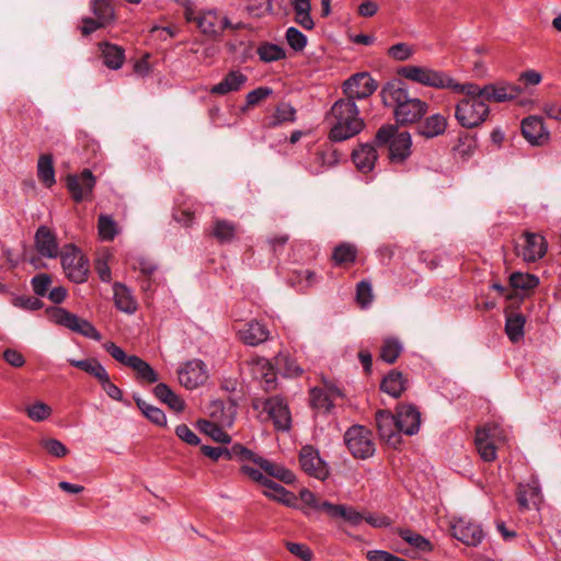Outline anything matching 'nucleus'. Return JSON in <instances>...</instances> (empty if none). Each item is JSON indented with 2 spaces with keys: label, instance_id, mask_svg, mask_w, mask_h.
<instances>
[{
  "label": "nucleus",
  "instance_id": "obj_12",
  "mask_svg": "<svg viewBox=\"0 0 561 561\" xmlns=\"http://www.w3.org/2000/svg\"><path fill=\"white\" fill-rule=\"evenodd\" d=\"M377 89L376 81L367 72H358L343 83L345 99L363 100L371 95Z\"/></svg>",
  "mask_w": 561,
  "mask_h": 561
},
{
  "label": "nucleus",
  "instance_id": "obj_13",
  "mask_svg": "<svg viewBox=\"0 0 561 561\" xmlns=\"http://www.w3.org/2000/svg\"><path fill=\"white\" fill-rule=\"evenodd\" d=\"M202 453L209 457L211 460L217 461L219 458L227 460H234L243 465H248L249 458L253 456V450L247 448L240 443H234L231 446L211 447L208 445L202 446Z\"/></svg>",
  "mask_w": 561,
  "mask_h": 561
},
{
  "label": "nucleus",
  "instance_id": "obj_47",
  "mask_svg": "<svg viewBox=\"0 0 561 561\" xmlns=\"http://www.w3.org/2000/svg\"><path fill=\"white\" fill-rule=\"evenodd\" d=\"M399 536L408 542L411 547L421 552H428L432 550L431 542L420 534H416L408 528H401Z\"/></svg>",
  "mask_w": 561,
  "mask_h": 561
},
{
  "label": "nucleus",
  "instance_id": "obj_19",
  "mask_svg": "<svg viewBox=\"0 0 561 561\" xmlns=\"http://www.w3.org/2000/svg\"><path fill=\"white\" fill-rule=\"evenodd\" d=\"M302 470L311 477L323 480L328 476L325 462L320 458L319 451L310 445L304 446L299 454Z\"/></svg>",
  "mask_w": 561,
  "mask_h": 561
},
{
  "label": "nucleus",
  "instance_id": "obj_48",
  "mask_svg": "<svg viewBox=\"0 0 561 561\" xmlns=\"http://www.w3.org/2000/svg\"><path fill=\"white\" fill-rule=\"evenodd\" d=\"M539 284V278L529 273L515 272L510 276V285L514 289L531 290Z\"/></svg>",
  "mask_w": 561,
  "mask_h": 561
},
{
  "label": "nucleus",
  "instance_id": "obj_33",
  "mask_svg": "<svg viewBox=\"0 0 561 561\" xmlns=\"http://www.w3.org/2000/svg\"><path fill=\"white\" fill-rule=\"evenodd\" d=\"M526 318L519 312L505 313V332L508 339L516 343L524 337Z\"/></svg>",
  "mask_w": 561,
  "mask_h": 561
},
{
  "label": "nucleus",
  "instance_id": "obj_7",
  "mask_svg": "<svg viewBox=\"0 0 561 561\" xmlns=\"http://www.w3.org/2000/svg\"><path fill=\"white\" fill-rule=\"evenodd\" d=\"M490 113L483 100L462 99L456 104L455 117L465 128H474L485 122Z\"/></svg>",
  "mask_w": 561,
  "mask_h": 561
},
{
  "label": "nucleus",
  "instance_id": "obj_61",
  "mask_svg": "<svg viewBox=\"0 0 561 561\" xmlns=\"http://www.w3.org/2000/svg\"><path fill=\"white\" fill-rule=\"evenodd\" d=\"M131 266L145 276H151L158 270V265L153 261L144 256L136 257L133 261Z\"/></svg>",
  "mask_w": 561,
  "mask_h": 561
},
{
  "label": "nucleus",
  "instance_id": "obj_34",
  "mask_svg": "<svg viewBox=\"0 0 561 561\" xmlns=\"http://www.w3.org/2000/svg\"><path fill=\"white\" fill-rule=\"evenodd\" d=\"M295 13V22L307 31L314 27L311 12V0H290Z\"/></svg>",
  "mask_w": 561,
  "mask_h": 561
},
{
  "label": "nucleus",
  "instance_id": "obj_37",
  "mask_svg": "<svg viewBox=\"0 0 561 561\" xmlns=\"http://www.w3.org/2000/svg\"><path fill=\"white\" fill-rule=\"evenodd\" d=\"M101 50L103 62L107 68L112 70L122 68L125 60V51L121 46L104 43L101 45Z\"/></svg>",
  "mask_w": 561,
  "mask_h": 561
},
{
  "label": "nucleus",
  "instance_id": "obj_8",
  "mask_svg": "<svg viewBox=\"0 0 561 561\" xmlns=\"http://www.w3.org/2000/svg\"><path fill=\"white\" fill-rule=\"evenodd\" d=\"M344 442L355 458L367 459L375 454L371 433L362 425L351 426L344 434Z\"/></svg>",
  "mask_w": 561,
  "mask_h": 561
},
{
  "label": "nucleus",
  "instance_id": "obj_15",
  "mask_svg": "<svg viewBox=\"0 0 561 561\" xmlns=\"http://www.w3.org/2000/svg\"><path fill=\"white\" fill-rule=\"evenodd\" d=\"M264 411L277 431L288 432L291 427V415L287 402L278 396L270 397L265 400Z\"/></svg>",
  "mask_w": 561,
  "mask_h": 561
},
{
  "label": "nucleus",
  "instance_id": "obj_35",
  "mask_svg": "<svg viewBox=\"0 0 561 561\" xmlns=\"http://www.w3.org/2000/svg\"><path fill=\"white\" fill-rule=\"evenodd\" d=\"M474 440L478 453L484 461L491 462L496 458V449L486 428H478Z\"/></svg>",
  "mask_w": 561,
  "mask_h": 561
},
{
  "label": "nucleus",
  "instance_id": "obj_44",
  "mask_svg": "<svg viewBox=\"0 0 561 561\" xmlns=\"http://www.w3.org/2000/svg\"><path fill=\"white\" fill-rule=\"evenodd\" d=\"M296 121V110L288 103H280L270 118L268 125L277 127L284 123H294Z\"/></svg>",
  "mask_w": 561,
  "mask_h": 561
},
{
  "label": "nucleus",
  "instance_id": "obj_4",
  "mask_svg": "<svg viewBox=\"0 0 561 561\" xmlns=\"http://www.w3.org/2000/svg\"><path fill=\"white\" fill-rule=\"evenodd\" d=\"M398 75L417 84L434 89H449L451 83L448 72L427 66L407 65L398 70Z\"/></svg>",
  "mask_w": 561,
  "mask_h": 561
},
{
  "label": "nucleus",
  "instance_id": "obj_28",
  "mask_svg": "<svg viewBox=\"0 0 561 561\" xmlns=\"http://www.w3.org/2000/svg\"><path fill=\"white\" fill-rule=\"evenodd\" d=\"M352 158L360 172L368 173L375 168L378 154L373 145L364 144L353 151Z\"/></svg>",
  "mask_w": 561,
  "mask_h": 561
},
{
  "label": "nucleus",
  "instance_id": "obj_26",
  "mask_svg": "<svg viewBox=\"0 0 561 561\" xmlns=\"http://www.w3.org/2000/svg\"><path fill=\"white\" fill-rule=\"evenodd\" d=\"M547 252V244L542 236L534 232H525L524 244L519 251V255L526 262H536Z\"/></svg>",
  "mask_w": 561,
  "mask_h": 561
},
{
  "label": "nucleus",
  "instance_id": "obj_54",
  "mask_svg": "<svg viewBox=\"0 0 561 561\" xmlns=\"http://www.w3.org/2000/svg\"><path fill=\"white\" fill-rule=\"evenodd\" d=\"M25 412L32 421L43 422L51 415L53 410L47 403L36 401L35 403L26 407Z\"/></svg>",
  "mask_w": 561,
  "mask_h": 561
},
{
  "label": "nucleus",
  "instance_id": "obj_40",
  "mask_svg": "<svg viewBox=\"0 0 561 561\" xmlns=\"http://www.w3.org/2000/svg\"><path fill=\"white\" fill-rule=\"evenodd\" d=\"M68 363L79 368L87 374L93 376L98 381H101L104 379V377L108 374L105 367L96 359V358H89V359H73L69 358Z\"/></svg>",
  "mask_w": 561,
  "mask_h": 561
},
{
  "label": "nucleus",
  "instance_id": "obj_53",
  "mask_svg": "<svg viewBox=\"0 0 561 561\" xmlns=\"http://www.w3.org/2000/svg\"><path fill=\"white\" fill-rule=\"evenodd\" d=\"M356 248L350 243H341L333 251V260L336 264L353 263L356 260Z\"/></svg>",
  "mask_w": 561,
  "mask_h": 561
},
{
  "label": "nucleus",
  "instance_id": "obj_50",
  "mask_svg": "<svg viewBox=\"0 0 561 561\" xmlns=\"http://www.w3.org/2000/svg\"><path fill=\"white\" fill-rule=\"evenodd\" d=\"M257 55L260 59L264 62L278 61L286 57L284 48L272 43L261 44L257 47Z\"/></svg>",
  "mask_w": 561,
  "mask_h": 561
},
{
  "label": "nucleus",
  "instance_id": "obj_43",
  "mask_svg": "<svg viewBox=\"0 0 561 561\" xmlns=\"http://www.w3.org/2000/svg\"><path fill=\"white\" fill-rule=\"evenodd\" d=\"M91 10L95 18L105 25L114 21L115 13L112 0H92Z\"/></svg>",
  "mask_w": 561,
  "mask_h": 561
},
{
  "label": "nucleus",
  "instance_id": "obj_27",
  "mask_svg": "<svg viewBox=\"0 0 561 561\" xmlns=\"http://www.w3.org/2000/svg\"><path fill=\"white\" fill-rule=\"evenodd\" d=\"M238 334L244 344L256 346L268 339L270 331L263 323L252 320L243 324V327L239 329Z\"/></svg>",
  "mask_w": 561,
  "mask_h": 561
},
{
  "label": "nucleus",
  "instance_id": "obj_17",
  "mask_svg": "<svg viewBox=\"0 0 561 561\" xmlns=\"http://www.w3.org/2000/svg\"><path fill=\"white\" fill-rule=\"evenodd\" d=\"M375 419L380 437L392 447H398L401 443V432H399L397 416L389 411L379 410Z\"/></svg>",
  "mask_w": 561,
  "mask_h": 561
},
{
  "label": "nucleus",
  "instance_id": "obj_11",
  "mask_svg": "<svg viewBox=\"0 0 561 561\" xmlns=\"http://www.w3.org/2000/svg\"><path fill=\"white\" fill-rule=\"evenodd\" d=\"M321 387H313L309 391L310 405L317 412L329 413L334 408V401L342 398L341 389L328 379L322 380Z\"/></svg>",
  "mask_w": 561,
  "mask_h": 561
},
{
  "label": "nucleus",
  "instance_id": "obj_55",
  "mask_svg": "<svg viewBox=\"0 0 561 561\" xmlns=\"http://www.w3.org/2000/svg\"><path fill=\"white\" fill-rule=\"evenodd\" d=\"M285 37L288 45L295 51H301L307 46V36L294 26H290L286 30Z\"/></svg>",
  "mask_w": 561,
  "mask_h": 561
},
{
  "label": "nucleus",
  "instance_id": "obj_42",
  "mask_svg": "<svg viewBox=\"0 0 561 561\" xmlns=\"http://www.w3.org/2000/svg\"><path fill=\"white\" fill-rule=\"evenodd\" d=\"M238 233L237 226L225 219H217L214 222L213 234L221 243L231 242Z\"/></svg>",
  "mask_w": 561,
  "mask_h": 561
},
{
  "label": "nucleus",
  "instance_id": "obj_49",
  "mask_svg": "<svg viewBox=\"0 0 561 561\" xmlns=\"http://www.w3.org/2000/svg\"><path fill=\"white\" fill-rule=\"evenodd\" d=\"M198 424L201 431L208 435L213 440L221 444H229L231 442L230 435L218 424L206 420L199 421Z\"/></svg>",
  "mask_w": 561,
  "mask_h": 561
},
{
  "label": "nucleus",
  "instance_id": "obj_20",
  "mask_svg": "<svg viewBox=\"0 0 561 561\" xmlns=\"http://www.w3.org/2000/svg\"><path fill=\"white\" fill-rule=\"evenodd\" d=\"M251 462L257 466V470L263 472L264 476L276 478L286 484H291L295 481V474L283 466L270 461L268 459L255 454L249 458L248 463Z\"/></svg>",
  "mask_w": 561,
  "mask_h": 561
},
{
  "label": "nucleus",
  "instance_id": "obj_29",
  "mask_svg": "<svg viewBox=\"0 0 561 561\" xmlns=\"http://www.w3.org/2000/svg\"><path fill=\"white\" fill-rule=\"evenodd\" d=\"M248 78L240 71H230L227 76L217 84L210 89L211 94L225 95L230 92L239 91L242 85L247 82Z\"/></svg>",
  "mask_w": 561,
  "mask_h": 561
},
{
  "label": "nucleus",
  "instance_id": "obj_31",
  "mask_svg": "<svg viewBox=\"0 0 561 561\" xmlns=\"http://www.w3.org/2000/svg\"><path fill=\"white\" fill-rule=\"evenodd\" d=\"M154 397L175 412L185 408L184 400L179 397L167 383L160 382L152 390Z\"/></svg>",
  "mask_w": 561,
  "mask_h": 561
},
{
  "label": "nucleus",
  "instance_id": "obj_62",
  "mask_svg": "<svg viewBox=\"0 0 561 561\" xmlns=\"http://www.w3.org/2000/svg\"><path fill=\"white\" fill-rule=\"evenodd\" d=\"M175 434L181 440L188 445L196 446L201 443L199 437L186 424L178 425Z\"/></svg>",
  "mask_w": 561,
  "mask_h": 561
},
{
  "label": "nucleus",
  "instance_id": "obj_30",
  "mask_svg": "<svg viewBox=\"0 0 561 561\" xmlns=\"http://www.w3.org/2000/svg\"><path fill=\"white\" fill-rule=\"evenodd\" d=\"M447 118L437 113L428 116L422 124L419 125V134L425 138H434L443 135L447 128Z\"/></svg>",
  "mask_w": 561,
  "mask_h": 561
},
{
  "label": "nucleus",
  "instance_id": "obj_22",
  "mask_svg": "<svg viewBox=\"0 0 561 561\" xmlns=\"http://www.w3.org/2000/svg\"><path fill=\"white\" fill-rule=\"evenodd\" d=\"M517 501L524 510L539 506L542 494L539 480L536 477H531L528 482L518 485Z\"/></svg>",
  "mask_w": 561,
  "mask_h": 561
},
{
  "label": "nucleus",
  "instance_id": "obj_25",
  "mask_svg": "<svg viewBox=\"0 0 561 561\" xmlns=\"http://www.w3.org/2000/svg\"><path fill=\"white\" fill-rule=\"evenodd\" d=\"M484 91L486 101L503 103L516 99L522 93V88L507 81H499L485 84Z\"/></svg>",
  "mask_w": 561,
  "mask_h": 561
},
{
  "label": "nucleus",
  "instance_id": "obj_9",
  "mask_svg": "<svg viewBox=\"0 0 561 561\" xmlns=\"http://www.w3.org/2000/svg\"><path fill=\"white\" fill-rule=\"evenodd\" d=\"M49 316L55 323L68 328L69 330L77 332L85 337L92 339L94 341H100L102 339L101 333L91 322L79 318L75 313L69 312L64 308H53L49 312Z\"/></svg>",
  "mask_w": 561,
  "mask_h": 561
},
{
  "label": "nucleus",
  "instance_id": "obj_41",
  "mask_svg": "<svg viewBox=\"0 0 561 561\" xmlns=\"http://www.w3.org/2000/svg\"><path fill=\"white\" fill-rule=\"evenodd\" d=\"M133 399L141 413L150 422L159 426H164L167 424L165 413L160 408L147 403L138 394H134Z\"/></svg>",
  "mask_w": 561,
  "mask_h": 561
},
{
  "label": "nucleus",
  "instance_id": "obj_57",
  "mask_svg": "<svg viewBox=\"0 0 561 561\" xmlns=\"http://www.w3.org/2000/svg\"><path fill=\"white\" fill-rule=\"evenodd\" d=\"M373 287L368 280H362L356 287V300L362 308H367L373 301Z\"/></svg>",
  "mask_w": 561,
  "mask_h": 561
},
{
  "label": "nucleus",
  "instance_id": "obj_58",
  "mask_svg": "<svg viewBox=\"0 0 561 561\" xmlns=\"http://www.w3.org/2000/svg\"><path fill=\"white\" fill-rule=\"evenodd\" d=\"M11 302L14 307L28 311L38 310L43 307L42 300L36 297L25 295L14 296Z\"/></svg>",
  "mask_w": 561,
  "mask_h": 561
},
{
  "label": "nucleus",
  "instance_id": "obj_1",
  "mask_svg": "<svg viewBox=\"0 0 561 561\" xmlns=\"http://www.w3.org/2000/svg\"><path fill=\"white\" fill-rule=\"evenodd\" d=\"M330 126L329 139L341 142L358 135L365 127L356 103L351 99H340L325 115Z\"/></svg>",
  "mask_w": 561,
  "mask_h": 561
},
{
  "label": "nucleus",
  "instance_id": "obj_59",
  "mask_svg": "<svg viewBox=\"0 0 561 561\" xmlns=\"http://www.w3.org/2000/svg\"><path fill=\"white\" fill-rule=\"evenodd\" d=\"M104 350L118 363L128 367V363L131 362L135 355H127L125 351L116 345L114 342H106L103 344Z\"/></svg>",
  "mask_w": 561,
  "mask_h": 561
},
{
  "label": "nucleus",
  "instance_id": "obj_63",
  "mask_svg": "<svg viewBox=\"0 0 561 561\" xmlns=\"http://www.w3.org/2000/svg\"><path fill=\"white\" fill-rule=\"evenodd\" d=\"M50 283L51 279L47 274H38L31 280L33 290L37 296H45Z\"/></svg>",
  "mask_w": 561,
  "mask_h": 561
},
{
  "label": "nucleus",
  "instance_id": "obj_3",
  "mask_svg": "<svg viewBox=\"0 0 561 561\" xmlns=\"http://www.w3.org/2000/svg\"><path fill=\"white\" fill-rule=\"evenodd\" d=\"M397 126H381L376 134L378 145L389 144V158L391 162L401 163L411 153V136L409 133H397Z\"/></svg>",
  "mask_w": 561,
  "mask_h": 561
},
{
  "label": "nucleus",
  "instance_id": "obj_38",
  "mask_svg": "<svg viewBox=\"0 0 561 561\" xmlns=\"http://www.w3.org/2000/svg\"><path fill=\"white\" fill-rule=\"evenodd\" d=\"M405 382L402 373L392 370L382 379L380 388L389 396L399 398L405 390Z\"/></svg>",
  "mask_w": 561,
  "mask_h": 561
},
{
  "label": "nucleus",
  "instance_id": "obj_2",
  "mask_svg": "<svg viewBox=\"0 0 561 561\" xmlns=\"http://www.w3.org/2000/svg\"><path fill=\"white\" fill-rule=\"evenodd\" d=\"M386 106H394V117L401 125L412 124L421 119L427 112L426 102L411 98L404 82L394 80L388 82L381 90Z\"/></svg>",
  "mask_w": 561,
  "mask_h": 561
},
{
  "label": "nucleus",
  "instance_id": "obj_39",
  "mask_svg": "<svg viewBox=\"0 0 561 561\" xmlns=\"http://www.w3.org/2000/svg\"><path fill=\"white\" fill-rule=\"evenodd\" d=\"M37 178L47 188L56 183L51 154H41L37 161Z\"/></svg>",
  "mask_w": 561,
  "mask_h": 561
},
{
  "label": "nucleus",
  "instance_id": "obj_46",
  "mask_svg": "<svg viewBox=\"0 0 561 561\" xmlns=\"http://www.w3.org/2000/svg\"><path fill=\"white\" fill-rule=\"evenodd\" d=\"M274 365L285 377H297L302 373V368L296 363V360L283 353H279L275 357Z\"/></svg>",
  "mask_w": 561,
  "mask_h": 561
},
{
  "label": "nucleus",
  "instance_id": "obj_5",
  "mask_svg": "<svg viewBox=\"0 0 561 561\" xmlns=\"http://www.w3.org/2000/svg\"><path fill=\"white\" fill-rule=\"evenodd\" d=\"M181 4L184 7L185 20L194 22L204 35L219 37L222 34V16H220L218 10L208 9L196 12L190 0H182Z\"/></svg>",
  "mask_w": 561,
  "mask_h": 561
},
{
  "label": "nucleus",
  "instance_id": "obj_51",
  "mask_svg": "<svg viewBox=\"0 0 561 561\" xmlns=\"http://www.w3.org/2000/svg\"><path fill=\"white\" fill-rule=\"evenodd\" d=\"M98 228L103 241H112L118 233L117 224L108 215H100Z\"/></svg>",
  "mask_w": 561,
  "mask_h": 561
},
{
  "label": "nucleus",
  "instance_id": "obj_52",
  "mask_svg": "<svg viewBox=\"0 0 561 561\" xmlns=\"http://www.w3.org/2000/svg\"><path fill=\"white\" fill-rule=\"evenodd\" d=\"M401 351H402V345L398 340L387 339V340H385V342L381 346L380 358L388 364H392L397 360Z\"/></svg>",
  "mask_w": 561,
  "mask_h": 561
},
{
  "label": "nucleus",
  "instance_id": "obj_10",
  "mask_svg": "<svg viewBox=\"0 0 561 561\" xmlns=\"http://www.w3.org/2000/svg\"><path fill=\"white\" fill-rule=\"evenodd\" d=\"M60 256L62 268L71 282L82 284L88 279L89 261L79 249L68 245Z\"/></svg>",
  "mask_w": 561,
  "mask_h": 561
},
{
  "label": "nucleus",
  "instance_id": "obj_64",
  "mask_svg": "<svg viewBox=\"0 0 561 561\" xmlns=\"http://www.w3.org/2000/svg\"><path fill=\"white\" fill-rule=\"evenodd\" d=\"M95 271L100 279L104 283H108L112 279L111 268L107 263V255L103 254L95 260Z\"/></svg>",
  "mask_w": 561,
  "mask_h": 561
},
{
  "label": "nucleus",
  "instance_id": "obj_21",
  "mask_svg": "<svg viewBox=\"0 0 561 561\" xmlns=\"http://www.w3.org/2000/svg\"><path fill=\"white\" fill-rule=\"evenodd\" d=\"M396 416L399 423V432L410 436L419 432L421 426V413L414 405H399Z\"/></svg>",
  "mask_w": 561,
  "mask_h": 561
},
{
  "label": "nucleus",
  "instance_id": "obj_14",
  "mask_svg": "<svg viewBox=\"0 0 561 561\" xmlns=\"http://www.w3.org/2000/svg\"><path fill=\"white\" fill-rule=\"evenodd\" d=\"M96 180L89 169H84L79 175L69 174L66 186L75 202L80 203L92 195Z\"/></svg>",
  "mask_w": 561,
  "mask_h": 561
},
{
  "label": "nucleus",
  "instance_id": "obj_45",
  "mask_svg": "<svg viewBox=\"0 0 561 561\" xmlns=\"http://www.w3.org/2000/svg\"><path fill=\"white\" fill-rule=\"evenodd\" d=\"M449 90L455 93H463L467 95L466 99H478L481 100L483 98L485 100L486 92L485 85L479 87L476 83H458L454 78H451V83L449 85Z\"/></svg>",
  "mask_w": 561,
  "mask_h": 561
},
{
  "label": "nucleus",
  "instance_id": "obj_24",
  "mask_svg": "<svg viewBox=\"0 0 561 561\" xmlns=\"http://www.w3.org/2000/svg\"><path fill=\"white\" fill-rule=\"evenodd\" d=\"M522 134L534 146H540L549 138L543 121L538 116H529L523 119Z\"/></svg>",
  "mask_w": 561,
  "mask_h": 561
},
{
  "label": "nucleus",
  "instance_id": "obj_6",
  "mask_svg": "<svg viewBox=\"0 0 561 561\" xmlns=\"http://www.w3.org/2000/svg\"><path fill=\"white\" fill-rule=\"evenodd\" d=\"M241 473L249 477L252 481L263 485L266 490L263 491V494L277 501L286 506L294 507L296 505V496L293 492L286 490L279 483L274 482L272 479L267 478L260 470L251 467L250 465H243L240 467Z\"/></svg>",
  "mask_w": 561,
  "mask_h": 561
},
{
  "label": "nucleus",
  "instance_id": "obj_23",
  "mask_svg": "<svg viewBox=\"0 0 561 561\" xmlns=\"http://www.w3.org/2000/svg\"><path fill=\"white\" fill-rule=\"evenodd\" d=\"M37 252L48 259H56L59 255V245L56 234L46 226H41L34 237Z\"/></svg>",
  "mask_w": 561,
  "mask_h": 561
},
{
  "label": "nucleus",
  "instance_id": "obj_32",
  "mask_svg": "<svg viewBox=\"0 0 561 561\" xmlns=\"http://www.w3.org/2000/svg\"><path fill=\"white\" fill-rule=\"evenodd\" d=\"M114 304L118 310L127 314H133L137 310L131 291L122 283L114 284Z\"/></svg>",
  "mask_w": 561,
  "mask_h": 561
},
{
  "label": "nucleus",
  "instance_id": "obj_18",
  "mask_svg": "<svg viewBox=\"0 0 561 561\" xmlns=\"http://www.w3.org/2000/svg\"><path fill=\"white\" fill-rule=\"evenodd\" d=\"M178 375L180 383L186 389H195L207 380L206 367L201 359L186 362Z\"/></svg>",
  "mask_w": 561,
  "mask_h": 561
},
{
  "label": "nucleus",
  "instance_id": "obj_36",
  "mask_svg": "<svg viewBox=\"0 0 561 561\" xmlns=\"http://www.w3.org/2000/svg\"><path fill=\"white\" fill-rule=\"evenodd\" d=\"M128 367L135 371L137 380L142 383H156L159 380L158 373L137 355L128 363Z\"/></svg>",
  "mask_w": 561,
  "mask_h": 561
},
{
  "label": "nucleus",
  "instance_id": "obj_16",
  "mask_svg": "<svg viewBox=\"0 0 561 561\" xmlns=\"http://www.w3.org/2000/svg\"><path fill=\"white\" fill-rule=\"evenodd\" d=\"M451 530L453 536L467 546L477 547L484 538L481 526L463 517L454 520Z\"/></svg>",
  "mask_w": 561,
  "mask_h": 561
},
{
  "label": "nucleus",
  "instance_id": "obj_60",
  "mask_svg": "<svg viewBox=\"0 0 561 561\" xmlns=\"http://www.w3.org/2000/svg\"><path fill=\"white\" fill-rule=\"evenodd\" d=\"M42 446L46 451L55 457L61 458L67 455V447L58 439L47 438L42 440Z\"/></svg>",
  "mask_w": 561,
  "mask_h": 561
},
{
  "label": "nucleus",
  "instance_id": "obj_56",
  "mask_svg": "<svg viewBox=\"0 0 561 561\" xmlns=\"http://www.w3.org/2000/svg\"><path fill=\"white\" fill-rule=\"evenodd\" d=\"M413 54V47L407 43H397L388 48L389 57L397 61H405L410 59Z\"/></svg>",
  "mask_w": 561,
  "mask_h": 561
}]
</instances>
